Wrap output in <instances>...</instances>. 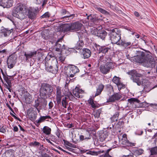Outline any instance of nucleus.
I'll use <instances>...</instances> for the list:
<instances>
[{"label": "nucleus", "mask_w": 157, "mask_h": 157, "mask_svg": "<svg viewBox=\"0 0 157 157\" xmlns=\"http://www.w3.org/2000/svg\"><path fill=\"white\" fill-rule=\"evenodd\" d=\"M27 11L28 12V15L29 18L32 19L35 18L36 14L32 8L29 9L25 5L19 3L14 8L12 12V15L22 20L26 17L27 14L26 13Z\"/></svg>", "instance_id": "1"}, {"label": "nucleus", "mask_w": 157, "mask_h": 157, "mask_svg": "<svg viewBox=\"0 0 157 157\" xmlns=\"http://www.w3.org/2000/svg\"><path fill=\"white\" fill-rule=\"evenodd\" d=\"M136 55L134 56V61L140 63L144 66L147 67H155L156 63L150 53L139 51H136Z\"/></svg>", "instance_id": "2"}, {"label": "nucleus", "mask_w": 157, "mask_h": 157, "mask_svg": "<svg viewBox=\"0 0 157 157\" xmlns=\"http://www.w3.org/2000/svg\"><path fill=\"white\" fill-rule=\"evenodd\" d=\"M82 25L79 22H76L71 24H63L59 26L60 31L64 33L80 30Z\"/></svg>", "instance_id": "3"}, {"label": "nucleus", "mask_w": 157, "mask_h": 157, "mask_svg": "<svg viewBox=\"0 0 157 157\" xmlns=\"http://www.w3.org/2000/svg\"><path fill=\"white\" fill-rule=\"evenodd\" d=\"M120 32L117 29H114L110 31L109 35L112 43L120 45L121 42Z\"/></svg>", "instance_id": "4"}, {"label": "nucleus", "mask_w": 157, "mask_h": 157, "mask_svg": "<svg viewBox=\"0 0 157 157\" xmlns=\"http://www.w3.org/2000/svg\"><path fill=\"white\" fill-rule=\"evenodd\" d=\"M53 91V87L47 84L42 85L40 89V95L42 98L45 99L49 96Z\"/></svg>", "instance_id": "5"}, {"label": "nucleus", "mask_w": 157, "mask_h": 157, "mask_svg": "<svg viewBox=\"0 0 157 157\" xmlns=\"http://www.w3.org/2000/svg\"><path fill=\"white\" fill-rule=\"evenodd\" d=\"M133 72V74L132 75L130 78L133 82L136 83L138 86L141 85H145V82H146V80L144 79L143 80L142 78V77L144 75V74L137 73L135 71H134Z\"/></svg>", "instance_id": "6"}, {"label": "nucleus", "mask_w": 157, "mask_h": 157, "mask_svg": "<svg viewBox=\"0 0 157 157\" xmlns=\"http://www.w3.org/2000/svg\"><path fill=\"white\" fill-rule=\"evenodd\" d=\"M113 68L114 65L112 62H110V63L106 64L104 65H101L100 67L101 72L104 74L109 73L110 70Z\"/></svg>", "instance_id": "7"}, {"label": "nucleus", "mask_w": 157, "mask_h": 157, "mask_svg": "<svg viewBox=\"0 0 157 157\" xmlns=\"http://www.w3.org/2000/svg\"><path fill=\"white\" fill-rule=\"evenodd\" d=\"M79 72V70L77 66L71 65L69 68V72L67 75L70 78H73L75 74Z\"/></svg>", "instance_id": "8"}, {"label": "nucleus", "mask_w": 157, "mask_h": 157, "mask_svg": "<svg viewBox=\"0 0 157 157\" xmlns=\"http://www.w3.org/2000/svg\"><path fill=\"white\" fill-rule=\"evenodd\" d=\"M13 0H0V6L3 8H10L13 5Z\"/></svg>", "instance_id": "9"}, {"label": "nucleus", "mask_w": 157, "mask_h": 157, "mask_svg": "<svg viewBox=\"0 0 157 157\" xmlns=\"http://www.w3.org/2000/svg\"><path fill=\"white\" fill-rule=\"evenodd\" d=\"M27 113L29 117L31 120H34L36 119V112L34 111L33 108H31L28 109Z\"/></svg>", "instance_id": "10"}, {"label": "nucleus", "mask_w": 157, "mask_h": 157, "mask_svg": "<svg viewBox=\"0 0 157 157\" xmlns=\"http://www.w3.org/2000/svg\"><path fill=\"white\" fill-rule=\"evenodd\" d=\"M84 93V91L82 89H79L78 87H76L73 90L74 95L78 98H81L82 97V94Z\"/></svg>", "instance_id": "11"}, {"label": "nucleus", "mask_w": 157, "mask_h": 157, "mask_svg": "<svg viewBox=\"0 0 157 157\" xmlns=\"http://www.w3.org/2000/svg\"><path fill=\"white\" fill-rule=\"evenodd\" d=\"M62 97L61 88L58 86L56 88V99L58 104L61 103V99Z\"/></svg>", "instance_id": "12"}, {"label": "nucleus", "mask_w": 157, "mask_h": 157, "mask_svg": "<svg viewBox=\"0 0 157 157\" xmlns=\"http://www.w3.org/2000/svg\"><path fill=\"white\" fill-rule=\"evenodd\" d=\"M122 97L121 95L118 93H116L107 99V102H113L118 100Z\"/></svg>", "instance_id": "13"}, {"label": "nucleus", "mask_w": 157, "mask_h": 157, "mask_svg": "<svg viewBox=\"0 0 157 157\" xmlns=\"http://www.w3.org/2000/svg\"><path fill=\"white\" fill-rule=\"evenodd\" d=\"M140 101L137 98H131L128 99V105L132 108L136 107L135 103H139Z\"/></svg>", "instance_id": "14"}, {"label": "nucleus", "mask_w": 157, "mask_h": 157, "mask_svg": "<svg viewBox=\"0 0 157 157\" xmlns=\"http://www.w3.org/2000/svg\"><path fill=\"white\" fill-rule=\"evenodd\" d=\"M120 79L119 77L115 76L112 79L113 82L117 85L119 89L124 86L123 84L120 81Z\"/></svg>", "instance_id": "15"}, {"label": "nucleus", "mask_w": 157, "mask_h": 157, "mask_svg": "<svg viewBox=\"0 0 157 157\" xmlns=\"http://www.w3.org/2000/svg\"><path fill=\"white\" fill-rule=\"evenodd\" d=\"M82 53L83 55V58L84 59H88L90 57L91 52L90 50L87 48H84L82 49Z\"/></svg>", "instance_id": "16"}, {"label": "nucleus", "mask_w": 157, "mask_h": 157, "mask_svg": "<svg viewBox=\"0 0 157 157\" xmlns=\"http://www.w3.org/2000/svg\"><path fill=\"white\" fill-rule=\"evenodd\" d=\"M99 60L101 62L106 64L110 63V62H112V60L107 56H101L100 57Z\"/></svg>", "instance_id": "17"}, {"label": "nucleus", "mask_w": 157, "mask_h": 157, "mask_svg": "<svg viewBox=\"0 0 157 157\" xmlns=\"http://www.w3.org/2000/svg\"><path fill=\"white\" fill-rule=\"evenodd\" d=\"M107 35V33L103 30H98L97 36L100 37L102 40H104Z\"/></svg>", "instance_id": "18"}, {"label": "nucleus", "mask_w": 157, "mask_h": 157, "mask_svg": "<svg viewBox=\"0 0 157 157\" xmlns=\"http://www.w3.org/2000/svg\"><path fill=\"white\" fill-rule=\"evenodd\" d=\"M36 53L37 52L36 51L30 52L28 53H25V56L26 57V59H28L29 58L35 56L36 54Z\"/></svg>", "instance_id": "19"}, {"label": "nucleus", "mask_w": 157, "mask_h": 157, "mask_svg": "<svg viewBox=\"0 0 157 157\" xmlns=\"http://www.w3.org/2000/svg\"><path fill=\"white\" fill-rule=\"evenodd\" d=\"M104 88V86L101 84L98 86V88L97 89L96 92L95 94V96H97L99 95L101 93Z\"/></svg>", "instance_id": "20"}, {"label": "nucleus", "mask_w": 157, "mask_h": 157, "mask_svg": "<svg viewBox=\"0 0 157 157\" xmlns=\"http://www.w3.org/2000/svg\"><path fill=\"white\" fill-rule=\"evenodd\" d=\"M16 56L14 55H12L9 57L7 62L15 63L16 62Z\"/></svg>", "instance_id": "21"}, {"label": "nucleus", "mask_w": 157, "mask_h": 157, "mask_svg": "<svg viewBox=\"0 0 157 157\" xmlns=\"http://www.w3.org/2000/svg\"><path fill=\"white\" fill-rule=\"evenodd\" d=\"M84 43L82 41H79L78 42L75 46V48L76 49H81L83 46Z\"/></svg>", "instance_id": "22"}, {"label": "nucleus", "mask_w": 157, "mask_h": 157, "mask_svg": "<svg viewBox=\"0 0 157 157\" xmlns=\"http://www.w3.org/2000/svg\"><path fill=\"white\" fill-rule=\"evenodd\" d=\"M109 49L108 48L105 47H101L99 48V53H105L107 52Z\"/></svg>", "instance_id": "23"}, {"label": "nucleus", "mask_w": 157, "mask_h": 157, "mask_svg": "<svg viewBox=\"0 0 157 157\" xmlns=\"http://www.w3.org/2000/svg\"><path fill=\"white\" fill-rule=\"evenodd\" d=\"M43 132L47 135H49L51 133V129L49 127L45 126L43 128Z\"/></svg>", "instance_id": "24"}, {"label": "nucleus", "mask_w": 157, "mask_h": 157, "mask_svg": "<svg viewBox=\"0 0 157 157\" xmlns=\"http://www.w3.org/2000/svg\"><path fill=\"white\" fill-rule=\"evenodd\" d=\"M46 70L50 72H52V73L55 74V73L57 72L58 69H55V68L53 69V67L52 66H50L49 67H48Z\"/></svg>", "instance_id": "25"}, {"label": "nucleus", "mask_w": 157, "mask_h": 157, "mask_svg": "<svg viewBox=\"0 0 157 157\" xmlns=\"http://www.w3.org/2000/svg\"><path fill=\"white\" fill-rule=\"evenodd\" d=\"M13 76H4V79L5 81L6 82L7 84H11V80L10 77H13Z\"/></svg>", "instance_id": "26"}, {"label": "nucleus", "mask_w": 157, "mask_h": 157, "mask_svg": "<svg viewBox=\"0 0 157 157\" xmlns=\"http://www.w3.org/2000/svg\"><path fill=\"white\" fill-rule=\"evenodd\" d=\"M2 33L5 37L8 36L10 34L11 32L6 29H3L2 30Z\"/></svg>", "instance_id": "27"}, {"label": "nucleus", "mask_w": 157, "mask_h": 157, "mask_svg": "<svg viewBox=\"0 0 157 157\" xmlns=\"http://www.w3.org/2000/svg\"><path fill=\"white\" fill-rule=\"evenodd\" d=\"M87 19L93 22H95L98 20V19L95 17H94L92 16L91 14L88 16Z\"/></svg>", "instance_id": "28"}, {"label": "nucleus", "mask_w": 157, "mask_h": 157, "mask_svg": "<svg viewBox=\"0 0 157 157\" xmlns=\"http://www.w3.org/2000/svg\"><path fill=\"white\" fill-rule=\"evenodd\" d=\"M63 37H62L60 38L59 39L56 41V47H58L59 48L61 49V45L59 44V43L60 42H61L63 39Z\"/></svg>", "instance_id": "29"}, {"label": "nucleus", "mask_w": 157, "mask_h": 157, "mask_svg": "<svg viewBox=\"0 0 157 157\" xmlns=\"http://www.w3.org/2000/svg\"><path fill=\"white\" fill-rule=\"evenodd\" d=\"M41 99L40 98H38L35 101V104L33 105L34 107L35 108H37L39 106L40 103V101Z\"/></svg>", "instance_id": "30"}, {"label": "nucleus", "mask_w": 157, "mask_h": 157, "mask_svg": "<svg viewBox=\"0 0 157 157\" xmlns=\"http://www.w3.org/2000/svg\"><path fill=\"white\" fill-rule=\"evenodd\" d=\"M97 10L98 11H99L102 14L106 15L109 14V13L108 12L101 8H97Z\"/></svg>", "instance_id": "31"}, {"label": "nucleus", "mask_w": 157, "mask_h": 157, "mask_svg": "<svg viewBox=\"0 0 157 157\" xmlns=\"http://www.w3.org/2000/svg\"><path fill=\"white\" fill-rule=\"evenodd\" d=\"M151 155H155L157 154V146L153 147L150 151Z\"/></svg>", "instance_id": "32"}, {"label": "nucleus", "mask_w": 157, "mask_h": 157, "mask_svg": "<svg viewBox=\"0 0 157 157\" xmlns=\"http://www.w3.org/2000/svg\"><path fill=\"white\" fill-rule=\"evenodd\" d=\"M120 45H122L123 46L125 47H127L128 46L130 45L131 44L130 42H123L121 40V42Z\"/></svg>", "instance_id": "33"}, {"label": "nucleus", "mask_w": 157, "mask_h": 157, "mask_svg": "<svg viewBox=\"0 0 157 157\" xmlns=\"http://www.w3.org/2000/svg\"><path fill=\"white\" fill-rule=\"evenodd\" d=\"M66 97H65L64 98H63L62 101V106L64 107V108H67V105L68 103L66 101Z\"/></svg>", "instance_id": "34"}, {"label": "nucleus", "mask_w": 157, "mask_h": 157, "mask_svg": "<svg viewBox=\"0 0 157 157\" xmlns=\"http://www.w3.org/2000/svg\"><path fill=\"white\" fill-rule=\"evenodd\" d=\"M45 121L44 116H41L39 120H36V122L38 124H40V123L43 122Z\"/></svg>", "instance_id": "35"}, {"label": "nucleus", "mask_w": 157, "mask_h": 157, "mask_svg": "<svg viewBox=\"0 0 157 157\" xmlns=\"http://www.w3.org/2000/svg\"><path fill=\"white\" fill-rule=\"evenodd\" d=\"M119 112H117L113 116L112 118L113 119V121H117L118 119V117L119 115Z\"/></svg>", "instance_id": "36"}, {"label": "nucleus", "mask_w": 157, "mask_h": 157, "mask_svg": "<svg viewBox=\"0 0 157 157\" xmlns=\"http://www.w3.org/2000/svg\"><path fill=\"white\" fill-rule=\"evenodd\" d=\"M66 94L67 95V96L68 97L70 100H72L74 99V97L71 92H69Z\"/></svg>", "instance_id": "37"}, {"label": "nucleus", "mask_w": 157, "mask_h": 157, "mask_svg": "<svg viewBox=\"0 0 157 157\" xmlns=\"http://www.w3.org/2000/svg\"><path fill=\"white\" fill-rule=\"evenodd\" d=\"M29 95L28 97H26L25 98V100L27 103H30L32 100V97L31 95H29Z\"/></svg>", "instance_id": "38"}, {"label": "nucleus", "mask_w": 157, "mask_h": 157, "mask_svg": "<svg viewBox=\"0 0 157 157\" xmlns=\"http://www.w3.org/2000/svg\"><path fill=\"white\" fill-rule=\"evenodd\" d=\"M91 32L93 34L97 36L98 33V30L97 28H94V29H92Z\"/></svg>", "instance_id": "39"}, {"label": "nucleus", "mask_w": 157, "mask_h": 157, "mask_svg": "<svg viewBox=\"0 0 157 157\" xmlns=\"http://www.w3.org/2000/svg\"><path fill=\"white\" fill-rule=\"evenodd\" d=\"M90 136L88 137H87L82 135H80L79 136L80 140L81 141H82L85 139H90Z\"/></svg>", "instance_id": "40"}, {"label": "nucleus", "mask_w": 157, "mask_h": 157, "mask_svg": "<svg viewBox=\"0 0 157 157\" xmlns=\"http://www.w3.org/2000/svg\"><path fill=\"white\" fill-rule=\"evenodd\" d=\"M67 14L68 15L66 16L63 17V18H70L71 17V18H72L74 17L75 15L74 14L70 15L69 14V12L68 11H67Z\"/></svg>", "instance_id": "41"}, {"label": "nucleus", "mask_w": 157, "mask_h": 157, "mask_svg": "<svg viewBox=\"0 0 157 157\" xmlns=\"http://www.w3.org/2000/svg\"><path fill=\"white\" fill-rule=\"evenodd\" d=\"M15 63L7 62V64L8 65V67L10 68H12L14 67Z\"/></svg>", "instance_id": "42"}, {"label": "nucleus", "mask_w": 157, "mask_h": 157, "mask_svg": "<svg viewBox=\"0 0 157 157\" xmlns=\"http://www.w3.org/2000/svg\"><path fill=\"white\" fill-rule=\"evenodd\" d=\"M64 90L65 91V93H64V94H65L70 92L68 88V84L67 83H66L65 85V89Z\"/></svg>", "instance_id": "43"}, {"label": "nucleus", "mask_w": 157, "mask_h": 157, "mask_svg": "<svg viewBox=\"0 0 157 157\" xmlns=\"http://www.w3.org/2000/svg\"><path fill=\"white\" fill-rule=\"evenodd\" d=\"M44 117L46 121H51L52 120V119L49 116H44Z\"/></svg>", "instance_id": "44"}, {"label": "nucleus", "mask_w": 157, "mask_h": 157, "mask_svg": "<svg viewBox=\"0 0 157 157\" xmlns=\"http://www.w3.org/2000/svg\"><path fill=\"white\" fill-rule=\"evenodd\" d=\"M126 140L127 138L125 137H124L122 139V141L121 142L122 144L123 145H127V144H128V142Z\"/></svg>", "instance_id": "45"}, {"label": "nucleus", "mask_w": 157, "mask_h": 157, "mask_svg": "<svg viewBox=\"0 0 157 157\" xmlns=\"http://www.w3.org/2000/svg\"><path fill=\"white\" fill-rule=\"evenodd\" d=\"M88 101L89 103L91 105V106L93 108H94L96 107L95 105L93 100L90 99V100H89Z\"/></svg>", "instance_id": "46"}, {"label": "nucleus", "mask_w": 157, "mask_h": 157, "mask_svg": "<svg viewBox=\"0 0 157 157\" xmlns=\"http://www.w3.org/2000/svg\"><path fill=\"white\" fill-rule=\"evenodd\" d=\"M49 17V14L48 12H47L45 13L43 15H42L41 17L42 18H47Z\"/></svg>", "instance_id": "47"}, {"label": "nucleus", "mask_w": 157, "mask_h": 157, "mask_svg": "<svg viewBox=\"0 0 157 157\" xmlns=\"http://www.w3.org/2000/svg\"><path fill=\"white\" fill-rule=\"evenodd\" d=\"M143 150L142 149H139L136 151V153L138 155L142 154L143 152Z\"/></svg>", "instance_id": "48"}, {"label": "nucleus", "mask_w": 157, "mask_h": 157, "mask_svg": "<svg viewBox=\"0 0 157 157\" xmlns=\"http://www.w3.org/2000/svg\"><path fill=\"white\" fill-rule=\"evenodd\" d=\"M31 144H32V145L34 146H39V145H40V143L36 141L33 142L31 143Z\"/></svg>", "instance_id": "49"}, {"label": "nucleus", "mask_w": 157, "mask_h": 157, "mask_svg": "<svg viewBox=\"0 0 157 157\" xmlns=\"http://www.w3.org/2000/svg\"><path fill=\"white\" fill-rule=\"evenodd\" d=\"M67 145L70 147H73V148H75L76 147V146L74 144H72L68 142L67 144Z\"/></svg>", "instance_id": "50"}, {"label": "nucleus", "mask_w": 157, "mask_h": 157, "mask_svg": "<svg viewBox=\"0 0 157 157\" xmlns=\"http://www.w3.org/2000/svg\"><path fill=\"white\" fill-rule=\"evenodd\" d=\"M59 58L60 59V60L61 61H64L65 59V58L64 57L62 56L61 54H59Z\"/></svg>", "instance_id": "51"}, {"label": "nucleus", "mask_w": 157, "mask_h": 157, "mask_svg": "<svg viewBox=\"0 0 157 157\" xmlns=\"http://www.w3.org/2000/svg\"><path fill=\"white\" fill-rule=\"evenodd\" d=\"M72 142L74 143H76L78 142V140L75 139L74 137H72Z\"/></svg>", "instance_id": "52"}, {"label": "nucleus", "mask_w": 157, "mask_h": 157, "mask_svg": "<svg viewBox=\"0 0 157 157\" xmlns=\"http://www.w3.org/2000/svg\"><path fill=\"white\" fill-rule=\"evenodd\" d=\"M150 105L152 107H153L155 109H157V104H150Z\"/></svg>", "instance_id": "53"}, {"label": "nucleus", "mask_w": 157, "mask_h": 157, "mask_svg": "<svg viewBox=\"0 0 157 157\" xmlns=\"http://www.w3.org/2000/svg\"><path fill=\"white\" fill-rule=\"evenodd\" d=\"M88 154L92 155H95L97 154V152L95 151H90L89 152Z\"/></svg>", "instance_id": "54"}, {"label": "nucleus", "mask_w": 157, "mask_h": 157, "mask_svg": "<svg viewBox=\"0 0 157 157\" xmlns=\"http://www.w3.org/2000/svg\"><path fill=\"white\" fill-rule=\"evenodd\" d=\"M100 113L99 112L94 113V116L95 117L98 118L100 116Z\"/></svg>", "instance_id": "55"}, {"label": "nucleus", "mask_w": 157, "mask_h": 157, "mask_svg": "<svg viewBox=\"0 0 157 157\" xmlns=\"http://www.w3.org/2000/svg\"><path fill=\"white\" fill-rule=\"evenodd\" d=\"M0 132L2 133H4L6 132V130L3 128V127L0 128Z\"/></svg>", "instance_id": "56"}, {"label": "nucleus", "mask_w": 157, "mask_h": 157, "mask_svg": "<svg viewBox=\"0 0 157 157\" xmlns=\"http://www.w3.org/2000/svg\"><path fill=\"white\" fill-rule=\"evenodd\" d=\"M6 88L7 89L11 88L12 86L11 84H6Z\"/></svg>", "instance_id": "57"}, {"label": "nucleus", "mask_w": 157, "mask_h": 157, "mask_svg": "<svg viewBox=\"0 0 157 157\" xmlns=\"http://www.w3.org/2000/svg\"><path fill=\"white\" fill-rule=\"evenodd\" d=\"M18 129V128L17 126H15L13 127V130L14 132H17Z\"/></svg>", "instance_id": "58"}, {"label": "nucleus", "mask_w": 157, "mask_h": 157, "mask_svg": "<svg viewBox=\"0 0 157 157\" xmlns=\"http://www.w3.org/2000/svg\"><path fill=\"white\" fill-rule=\"evenodd\" d=\"M62 13L63 14H66L67 13V10L65 9H63L62 10Z\"/></svg>", "instance_id": "59"}, {"label": "nucleus", "mask_w": 157, "mask_h": 157, "mask_svg": "<svg viewBox=\"0 0 157 157\" xmlns=\"http://www.w3.org/2000/svg\"><path fill=\"white\" fill-rule=\"evenodd\" d=\"M108 152L106 153L104 155V157H111L108 153Z\"/></svg>", "instance_id": "60"}, {"label": "nucleus", "mask_w": 157, "mask_h": 157, "mask_svg": "<svg viewBox=\"0 0 157 157\" xmlns=\"http://www.w3.org/2000/svg\"><path fill=\"white\" fill-rule=\"evenodd\" d=\"M7 50L6 49H3L0 51V53H5L6 52Z\"/></svg>", "instance_id": "61"}, {"label": "nucleus", "mask_w": 157, "mask_h": 157, "mask_svg": "<svg viewBox=\"0 0 157 157\" xmlns=\"http://www.w3.org/2000/svg\"><path fill=\"white\" fill-rule=\"evenodd\" d=\"M6 105L9 108V109L12 111H13V110L10 106L7 103L6 104Z\"/></svg>", "instance_id": "62"}, {"label": "nucleus", "mask_w": 157, "mask_h": 157, "mask_svg": "<svg viewBox=\"0 0 157 157\" xmlns=\"http://www.w3.org/2000/svg\"><path fill=\"white\" fill-rule=\"evenodd\" d=\"M49 105L50 109L52 107V106H53V103L52 102H50L49 103V105Z\"/></svg>", "instance_id": "63"}, {"label": "nucleus", "mask_w": 157, "mask_h": 157, "mask_svg": "<svg viewBox=\"0 0 157 157\" xmlns=\"http://www.w3.org/2000/svg\"><path fill=\"white\" fill-rule=\"evenodd\" d=\"M42 157H50L48 155L45 154L42 155Z\"/></svg>", "instance_id": "64"}]
</instances>
